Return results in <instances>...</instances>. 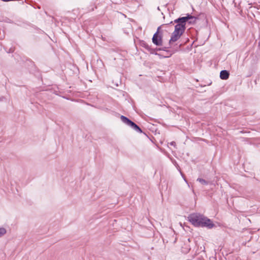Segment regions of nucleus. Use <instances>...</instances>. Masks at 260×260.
<instances>
[{"label": "nucleus", "mask_w": 260, "mask_h": 260, "mask_svg": "<svg viewBox=\"0 0 260 260\" xmlns=\"http://www.w3.org/2000/svg\"><path fill=\"white\" fill-rule=\"evenodd\" d=\"M187 220L197 228H207L211 229L215 226V224L210 219L199 213L189 214L187 217Z\"/></svg>", "instance_id": "1"}, {"label": "nucleus", "mask_w": 260, "mask_h": 260, "mask_svg": "<svg viewBox=\"0 0 260 260\" xmlns=\"http://www.w3.org/2000/svg\"><path fill=\"white\" fill-rule=\"evenodd\" d=\"M186 24H183L181 25L176 24L175 25V29L172 32L171 38L169 40V45L177 41L181 37L185 32L186 28Z\"/></svg>", "instance_id": "2"}, {"label": "nucleus", "mask_w": 260, "mask_h": 260, "mask_svg": "<svg viewBox=\"0 0 260 260\" xmlns=\"http://www.w3.org/2000/svg\"><path fill=\"white\" fill-rule=\"evenodd\" d=\"M152 42L156 46H161L163 45V34L154 33L152 38Z\"/></svg>", "instance_id": "3"}, {"label": "nucleus", "mask_w": 260, "mask_h": 260, "mask_svg": "<svg viewBox=\"0 0 260 260\" xmlns=\"http://www.w3.org/2000/svg\"><path fill=\"white\" fill-rule=\"evenodd\" d=\"M190 18H191V16H190L189 15H186L185 16L179 17V18L175 19L174 21H171L168 24H173V23L179 25L186 24L187 20L189 19Z\"/></svg>", "instance_id": "4"}, {"label": "nucleus", "mask_w": 260, "mask_h": 260, "mask_svg": "<svg viewBox=\"0 0 260 260\" xmlns=\"http://www.w3.org/2000/svg\"><path fill=\"white\" fill-rule=\"evenodd\" d=\"M140 45L146 49L148 51L150 52V54H155L156 55L159 56L160 57H162L161 55L160 54L155 52L154 48H152L150 46H149L145 41H141L140 42Z\"/></svg>", "instance_id": "5"}, {"label": "nucleus", "mask_w": 260, "mask_h": 260, "mask_svg": "<svg viewBox=\"0 0 260 260\" xmlns=\"http://www.w3.org/2000/svg\"><path fill=\"white\" fill-rule=\"evenodd\" d=\"M171 44L170 45H169V43L168 46H164L162 47L155 48H154L155 52H157V51H164L167 52L168 53H169V55L168 56V57H170L174 53V51L169 50V49L171 48ZM164 57H166V56H165ZM166 57H167V56H166Z\"/></svg>", "instance_id": "6"}, {"label": "nucleus", "mask_w": 260, "mask_h": 260, "mask_svg": "<svg viewBox=\"0 0 260 260\" xmlns=\"http://www.w3.org/2000/svg\"><path fill=\"white\" fill-rule=\"evenodd\" d=\"M219 76L222 80H227L229 78L230 72L228 70H222L220 72Z\"/></svg>", "instance_id": "7"}, {"label": "nucleus", "mask_w": 260, "mask_h": 260, "mask_svg": "<svg viewBox=\"0 0 260 260\" xmlns=\"http://www.w3.org/2000/svg\"><path fill=\"white\" fill-rule=\"evenodd\" d=\"M120 119L124 123H125V124L129 126H131L133 122L130 119L123 115H121Z\"/></svg>", "instance_id": "8"}, {"label": "nucleus", "mask_w": 260, "mask_h": 260, "mask_svg": "<svg viewBox=\"0 0 260 260\" xmlns=\"http://www.w3.org/2000/svg\"><path fill=\"white\" fill-rule=\"evenodd\" d=\"M130 127L138 133H143V131L141 129V128L137 124H136L134 122H133V123Z\"/></svg>", "instance_id": "9"}, {"label": "nucleus", "mask_w": 260, "mask_h": 260, "mask_svg": "<svg viewBox=\"0 0 260 260\" xmlns=\"http://www.w3.org/2000/svg\"><path fill=\"white\" fill-rule=\"evenodd\" d=\"M232 4L234 5L235 8H237L239 10L241 9L240 5L242 3V0H232Z\"/></svg>", "instance_id": "10"}, {"label": "nucleus", "mask_w": 260, "mask_h": 260, "mask_svg": "<svg viewBox=\"0 0 260 260\" xmlns=\"http://www.w3.org/2000/svg\"><path fill=\"white\" fill-rule=\"evenodd\" d=\"M186 15H189L190 16H191V18H190L189 19L187 20V23L189 24H193L196 23L197 19H198L197 17L192 16L190 14H187Z\"/></svg>", "instance_id": "11"}, {"label": "nucleus", "mask_w": 260, "mask_h": 260, "mask_svg": "<svg viewBox=\"0 0 260 260\" xmlns=\"http://www.w3.org/2000/svg\"><path fill=\"white\" fill-rule=\"evenodd\" d=\"M197 181L199 182L203 185H207L209 184V182L205 180V179L201 178H198L197 180Z\"/></svg>", "instance_id": "12"}, {"label": "nucleus", "mask_w": 260, "mask_h": 260, "mask_svg": "<svg viewBox=\"0 0 260 260\" xmlns=\"http://www.w3.org/2000/svg\"><path fill=\"white\" fill-rule=\"evenodd\" d=\"M165 25H168V24H165ZM165 25V24H162L159 26H158L157 28L156 31L155 33H157L158 34H163V30L161 29L162 26Z\"/></svg>", "instance_id": "13"}, {"label": "nucleus", "mask_w": 260, "mask_h": 260, "mask_svg": "<svg viewBox=\"0 0 260 260\" xmlns=\"http://www.w3.org/2000/svg\"><path fill=\"white\" fill-rule=\"evenodd\" d=\"M6 233V230L4 228H0V237L4 235Z\"/></svg>", "instance_id": "14"}, {"label": "nucleus", "mask_w": 260, "mask_h": 260, "mask_svg": "<svg viewBox=\"0 0 260 260\" xmlns=\"http://www.w3.org/2000/svg\"><path fill=\"white\" fill-rule=\"evenodd\" d=\"M170 145H171V146H173L175 147L176 146V143L174 141H172V142L170 143Z\"/></svg>", "instance_id": "15"}, {"label": "nucleus", "mask_w": 260, "mask_h": 260, "mask_svg": "<svg viewBox=\"0 0 260 260\" xmlns=\"http://www.w3.org/2000/svg\"><path fill=\"white\" fill-rule=\"evenodd\" d=\"M13 51H14L13 49H12V48H10V49H9V51L8 52V53L13 52Z\"/></svg>", "instance_id": "16"}, {"label": "nucleus", "mask_w": 260, "mask_h": 260, "mask_svg": "<svg viewBox=\"0 0 260 260\" xmlns=\"http://www.w3.org/2000/svg\"><path fill=\"white\" fill-rule=\"evenodd\" d=\"M157 10H159V11H160V9H159V7H157Z\"/></svg>", "instance_id": "17"}, {"label": "nucleus", "mask_w": 260, "mask_h": 260, "mask_svg": "<svg viewBox=\"0 0 260 260\" xmlns=\"http://www.w3.org/2000/svg\"><path fill=\"white\" fill-rule=\"evenodd\" d=\"M184 179L185 181L187 182L186 180L185 179Z\"/></svg>", "instance_id": "18"}]
</instances>
